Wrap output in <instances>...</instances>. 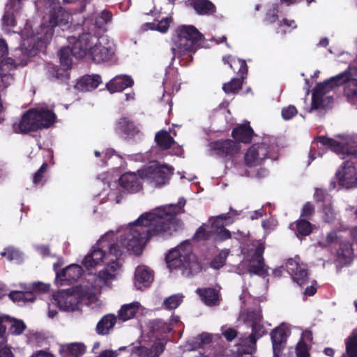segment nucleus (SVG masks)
<instances>
[{
    "instance_id": "1",
    "label": "nucleus",
    "mask_w": 357,
    "mask_h": 357,
    "mask_svg": "<svg viewBox=\"0 0 357 357\" xmlns=\"http://www.w3.org/2000/svg\"><path fill=\"white\" fill-rule=\"evenodd\" d=\"M176 213L159 209L142 214L133 223L135 228L121 238L123 245L128 250L139 255L146 242L154 236H169L181 225Z\"/></svg>"
},
{
    "instance_id": "2",
    "label": "nucleus",
    "mask_w": 357,
    "mask_h": 357,
    "mask_svg": "<svg viewBox=\"0 0 357 357\" xmlns=\"http://www.w3.org/2000/svg\"><path fill=\"white\" fill-rule=\"evenodd\" d=\"M175 33L174 47L171 49L172 61L178 56L181 61H183L182 65L187 66L192 62V54L201 47L200 42L203 38V35L193 25L178 26Z\"/></svg>"
},
{
    "instance_id": "3",
    "label": "nucleus",
    "mask_w": 357,
    "mask_h": 357,
    "mask_svg": "<svg viewBox=\"0 0 357 357\" xmlns=\"http://www.w3.org/2000/svg\"><path fill=\"white\" fill-rule=\"evenodd\" d=\"M262 310L260 307L248 309L243 315V321L250 326L251 333L243 334L238 337V343L242 347L241 354H254L257 349V342L267 334V331L263 324Z\"/></svg>"
},
{
    "instance_id": "4",
    "label": "nucleus",
    "mask_w": 357,
    "mask_h": 357,
    "mask_svg": "<svg viewBox=\"0 0 357 357\" xmlns=\"http://www.w3.org/2000/svg\"><path fill=\"white\" fill-rule=\"evenodd\" d=\"M165 260L169 268L181 270L183 275L186 277L196 275L202 269L197 257L192 252L190 244L187 242L169 251Z\"/></svg>"
},
{
    "instance_id": "5",
    "label": "nucleus",
    "mask_w": 357,
    "mask_h": 357,
    "mask_svg": "<svg viewBox=\"0 0 357 357\" xmlns=\"http://www.w3.org/2000/svg\"><path fill=\"white\" fill-rule=\"evenodd\" d=\"M56 119L54 112L48 109H30L23 114L18 123H13V129L15 133L27 134L50 128Z\"/></svg>"
},
{
    "instance_id": "6",
    "label": "nucleus",
    "mask_w": 357,
    "mask_h": 357,
    "mask_svg": "<svg viewBox=\"0 0 357 357\" xmlns=\"http://www.w3.org/2000/svg\"><path fill=\"white\" fill-rule=\"evenodd\" d=\"M45 4L47 11L43 17L40 26V33L43 36L37 38L47 41L52 38L56 26L68 24L71 15L61 6L58 0H46Z\"/></svg>"
},
{
    "instance_id": "7",
    "label": "nucleus",
    "mask_w": 357,
    "mask_h": 357,
    "mask_svg": "<svg viewBox=\"0 0 357 357\" xmlns=\"http://www.w3.org/2000/svg\"><path fill=\"white\" fill-rule=\"evenodd\" d=\"M174 169L167 165H150L138 170L142 179L146 180L155 187H160L168 183Z\"/></svg>"
},
{
    "instance_id": "8",
    "label": "nucleus",
    "mask_w": 357,
    "mask_h": 357,
    "mask_svg": "<svg viewBox=\"0 0 357 357\" xmlns=\"http://www.w3.org/2000/svg\"><path fill=\"white\" fill-rule=\"evenodd\" d=\"M115 53L116 45L112 41L107 37L96 36L89 56L95 63H100L113 61Z\"/></svg>"
},
{
    "instance_id": "9",
    "label": "nucleus",
    "mask_w": 357,
    "mask_h": 357,
    "mask_svg": "<svg viewBox=\"0 0 357 357\" xmlns=\"http://www.w3.org/2000/svg\"><path fill=\"white\" fill-rule=\"evenodd\" d=\"M314 142H319L335 153L342 155L343 158L345 156L357 158V142L351 138L348 139L345 143H340L332 138L318 136L314 139L313 143Z\"/></svg>"
},
{
    "instance_id": "10",
    "label": "nucleus",
    "mask_w": 357,
    "mask_h": 357,
    "mask_svg": "<svg viewBox=\"0 0 357 357\" xmlns=\"http://www.w3.org/2000/svg\"><path fill=\"white\" fill-rule=\"evenodd\" d=\"M84 295L76 288L60 290L54 294L53 298L59 307L64 311H74L82 302Z\"/></svg>"
},
{
    "instance_id": "11",
    "label": "nucleus",
    "mask_w": 357,
    "mask_h": 357,
    "mask_svg": "<svg viewBox=\"0 0 357 357\" xmlns=\"http://www.w3.org/2000/svg\"><path fill=\"white\" fill-rule=\"evenodd\" d=\"M68 42L72 45L74 57L76 59H83L86 55H89L91 49L94 44L96 36L90 32H84L77 37L69 36Z\"/></svg>"
},
{
    "instance_id": "12",
    "label": "nucleus",
    "mask_w": 357,
    "mask_h": 357,
    "mask_svg": "<svg viewBox=\"0 0 357 357\" xmlns=\"http://www.w3.org/2000/svg\"><path fill=\"white\" fill-rule=\"evenodd\" d=\"M273 147L264 142L252 144L244 155L245 164L249 167L261 165L266 158H271L270 152Z\"/></svg>"
},
{
    "instance_id": "13",
    "label": "nucleus",
    "mask_w": 357,
    "mask_h": 357,
    "mask_svg": "<svg viewBox=\"0 0 357 357\" xmlns=\"http://www.w3.org/2000/svg\"><path fill=\"white\" fill-rule=\"evenodd\" d=\"M210 149L218 157L230 160L240 151V145L234 140L218 139L209 144Z\"/></svg>"
},
{
    "instance_id": "14",
    "label": "nucleus",
    "mask_w": 357,
    "mask_h": 357,
    "mask_svg": "<svg viewBox=\"0 0 357 357\" xmlns=\"http://www.w3.org/2000/svg\"><path fill=\"white\" fill-rule=\"evenodd\" d=\"M335 176L339 185L346 188H351L357 183V172L354 162L346 160L341 165Z\"/></svg>"
},
{
    "instance_id": "15",
    "label": "nucleus",
    "mask_w": 357,
    "mask_h": 357,
    "mask_svg": "<svg viewBox=\"0 0 357 357\" xmlns=\"http://www.w3.org/2000/svg\"><path fill=\"white\" fill-rule=\"evenodd\" d=\"M264 246L259 244L251 257L250 264L248 266V271L250 274L259 275L265 278L268 275V267L266 266L263 257L264 252Z\"/></svg>"
},
{
    "instance_id": "16",
    "label": "nucleus",
    "mask_w": 357,
    "mask_h": 357,
    "mask_svg": "<svg viewBox=\"0 0 357 357\" xmlns=\"http://www.w3.org/2000/svg\"><path fill=\"white\" fill-rule=\"evenodd\" d=\"M289 334V328L285 324H280L271 332L273 351L275 356H278V353L282 351L285 348Z\"/></svg>"
},
{
    "instance_id": "17",
    "label": "nucleus",
    "mask_w": 357,
    "mask_h": 357,
    "mask_svg": "<svg viewBox=\"0 0 357 357\" xmlns=\"http://www.w3.org/2000/svg\"><path fill=\"white\" fill-rule=\"evenodd\" d=\"M286 270L293 280L299 286L305 284L309 280V271L303 264H299L293 259H289L285 264Z\"/></svg>"
},
{
    "instance_id": "18",
    "label": "nucleus",
    "mask_w": 357,
    "mask_h": 357,
    "mask_svg": "<svg viewBox=\"0 0 357 357\" xmlns=\"http://www.w3.org/2000/svg\"><path fill=\"white\" fill-rule=\"evenodd\" d=\"M116 132L126 139H132L140 132V130L131 119L122 116L116 122Z\"/></svg>"
},
{
    "instance_id": "19",
    "label": "nucleus",
    "mask_w": 357,
    "mask_h": 357,
    "mask_svg": "<svg viewBox=\"0 0 357 357\" xmlns=\"http://www.w3.org/2000/svg\"><path fill=\"white\" fill-rule=\"evenodd\" d=\"M350 75L351 73L349 71L346 70L342 72L323 82L317 84L314 91H316V93L324 96L335 87L342 85L348 80Z\"/></svg>"
},
{
    "instance_id": "20",
    "label": "nucleus",
    "mask_w": 357,
    "mask_h": 357,
    "mask_svg": "<svg viewBox=\"0 0 357 357\" xmlns=\"http://www.w3.org/2000/svg\"><path fill=\"white\" fill-rule=\"evenodd\" d=\"M119 185L129 193H136L142 188L139 175L127 172L119 178Z\"/></svg>"
},
{
    "instance_id": "21",
    "label": "nucleus",
    "mask_w": 357,
    "mask_h": 357,
    "mask_svg": "<svg viewBox=\"0 0 357 357\" xmlns=\"http://www.w3.org/2000/svg\"><path fill=\"white\" fill-rule=\"evenodd\" d=\"M254 135V130L250 126L249 121L237 125L231 131V136L236 142L244 144H250Z\"/></svg>"
},
{
    "instance_id": "22",
    "label": "nucleus",
    "mask_w": 357,
    "mask_h": 357,
    "mask_svg": "<svg viewBox=\"0 0 357 357\" xmlns=\"http://www.w3.org/2000/svg\"><path fill=\"white\" fill-rule=\"evenodd\" d=\"M134 84L132 78L126 75H116L106 84L107 89L111 93L121 92Z\"/></svg>"
},
{
    "instance_id": "23",
    "label": "nucleus",
    "mask_w": 357,
    "mask_h": 357,
    "mask_svg": "<svg viewBox=\"0 0 357 357\" xmlns=\"http://www.w3.org/2000/svg\"><path fill=\"white\" fill-rule=\"evenodd\" d=\"M82 267L75 264H73L62 269L61 271H56V278L61 281H66L73 283L79 280L82 275Z\"/></svg>"
},
{
    "instance_id": "24",
    "label": "nucleus",
    "mask_w": 357,
    "mask_h": 357,
    "mask_svg": "<svg viewBox=\"0 0 357 357\" xmlns=\"http://www.w3.org/2000/svg\"><path fill=\"white\" fill-rule=\"evenodd\" d=\"M45 75L47 78L53 82L61 83L70 78L68 70L63 66L54 64H48L46 68Z\"/></svg>"
},
{
    "instance_id": "25",
    "label": "nucleus",
    "mask_w": 357,
    "mask_h": 357,
    "mask_svg": "<svg viewBox=\"0 0 357 357\" xmlns=\"http://www.w3.org/2000/svg\"><path fill=\"white\" fill-rule=\"evenodd\" d=\"M224 63H227L230 68L236 73L241 79H245L248 72V66L243 59H237L231 55L222 57Z\"/></svg>"
},
{
    "instance_id": "26",
    "label": "nucleus",
    "mask_w": 357,
    "mask_h": 357,
    "mask_svg": "<svg viewBox=\"0 0 357 357\" xmlns=\"http://www.w3.org/2000/svg\"><path fill=\"white\" fill-rule=\"evenodd\" d=\"M188 5L199 15H212L216 13V6L210 0H188Z\"/></svg>"
},
{
    "instance_id": "27",
    "label": "nucleus",
    "mask_w": 357,
    "mask_h": 357,
    "mask_svg": "<svg viewBox=\"0 0 357 357\" xmlns=\"http://www.w3.org/2000/svg\"><path fill=\"white\" fill-rule=\"evenodd\" d=\"M117 321V317L114 314L104 315L97 323L96 333L100 335H108L113 330Z\"/></svg>"
},
{
    "instance_id": "28",
    "label": "nucleus",
    "mask_w": 357,
    "mask_h": 357,
    "mask_svg": "<svg viewBox=\"0 0 357 357\" xmlns=\"http://www.w3.org/2000/svg\"><path fill=\"white\" fill-rule=\"evenodd\" d=\"M101 82L102 79L99 75H85L78 80L77 87L82 91H90L96 89Z\"/></svg>"
},
{
    "instance_id": "29",
    "label": "nucleus",
    "mask_w": 357,
    "mask_h": 357,
    "mask_svg": "<svg viewBox=\"0 0 357 357\" xmlns=\"http://www.w3.org/2000/svg\"><path fill=\"white\" fill-rule=\"evenodd\" d=\"M107 257L105 252L99 248H94L83 259L82 264L86 268H94Z\"/></svg>"
},
{
    "instance_id": "30",
    "label": "nucleus",
    "mask_w": 357,
    "mask_h": 357,
    "mask_svg": "<svg viewBox=\"0 0 357 357\" xmlns=\"http://www.w3.org/2000/svg\"><path fill=\"white\" fill-rule=\"evenodd\" d=\"M196 293L208 306H215L219 304V291L214 288H198Z\"/></svg>"
},
{
    "instance_id": "31",
    "label": "nucleus",
    "mask_w": 357,
    "mask_h": 357,
    "mask_svg": "<svg viewBox=\"0 0 357 357\" xmlns=\"http://www.w3.org/2000/svg\"><path fill=\"white\" fill-rule=\"evenodd\" d=\"M139 306L138 302L123 305L118 312V318L122 321L132 319L139 311Z\"/></svg>"
},
{
    "instance_id": "32",
    "label": "nucleus",
    "mask_w": 357,
    "mask_h": 357,
    "mask_svg": "<svg viewBox=\"0 0 357 357\" xmlns=\"http://www.w3.org/2000/svg\"><path fill=\"white\" fill-rule=\"evenodd\" d=\"M354 251L349 243H341L337 250V259L340 263L347 265L353 260Z\"/></svg>"
},
{
    "instance_id": "33",
    "label": "nucleus",
    "mask_w": 357,
    "mask_h": 357,
    "mask_svg": "<svg viewBox=\"0 0 357 357\" xmlns=\"http://www.w3.org/2000/svg\"><path fill=\"white\" fill-rule=\"evenodd\" d=\"M58 56L61 66L68 70H70L73 64V56H74L73 48L70 46L61 47L58 52Z\"/></svg>"
},
{
    "instance_id": "34",
    "label": "nucleus",
    "mask_w": 357,
    "mask_h": 357,
    "mask_svg": "<svg viewBox=\"0 0 357 357\" xmlns=\"http://www.w3.org/2000/svg\"><path fill=\"white\" fill-rule=\"evenodd\" d=\"M136 284H144V287L149 285L153 280V273L146 267L139 266L135 273Z\"/></svg>"
},
{
    "instance_id": "35",
    "label": "nucleus",
    "mask_w": 357,
    "mask_h": 357,
    "mask_svg": "<svg viewBox=\"0 0 357 357\" xmlns=\"http://www.w3.org/2000/svg\"><path fill=\"white\" fill-rule=\"evenodd\" d=\"M155 140L158 146L162 150H167L175 142L173 137L166 130L158 132L155 137Z\"/></svg>"
},
{
    "instance_id": "36",
    "label": "nucleus",
    "mask_w": 357,
    "mask_h": 357,
    "mask_svg": "<svg viewBox=\"0 0 357 357\" xmlns=\"http://www.w3.org/2000/svg\"><path fill=\"white\" fill-rule=\"evenodd\" d=\"M151 328L153 334L158 336L169 333L172 331L173 326L171 324H168L162 319H156L151 323Z\"/></svg>"
},
{
    "instance_id": "37",
    "label": "nucleus",
    "mask_w": 357,
    "mask_h": 357,
    "mask_svg": "<svg viewBox=\"0 0 357 357\" xmlns=\"http://www.w3.org/2000/svg\"><path fill=\"white\" fill-rule=\"evenodd\" d=\"M20 51L27 57L36 56L38 52V45L36 44V39L30 38L24 40L20 46Z\"/></svg>"
},
{
    "instance_id": "38",
    "label": "nucleus",
    "mask_w": 357,
    "mask_h": 357,
    "mask_svg": "<svg viewBox=\"0 0 357 357\" xmlns=\"http://www.w3.org/2000/svg\"><path fill=\"white\" fill-rule=\"evenodd\" d=\"M296 234L298 237L307 236L312 231V225L308 220L300 218L295 222Z\"/></svg>"
},
{
    "instance_id": "39",
    "label": "nucleus",
    "mask_w": 357,
    "mask_h": 357,
    "mask_svg": "<svg viewBox=\"0 0 357 357\" xmlns=\"http://www.w3.org/2000/svg\"><path fill=\"white\" fill-rule=\"evenodd\" d=\"M345 346L348 357H357V328L347 338Z\"/></svg>"
},
{
    "instance_id": "40",
    "label": "nucleus",
    "mask_w": 357,
    "mask_h": 357,
    "mask_svg": "<svg viewBox=\"0 0 357 357\" xmlns=\"http://www.w3.org/2000/svg\"><path fill=\"white\" fill-rule=\"evenodd\" d=\"M112 13L107 9L103 10L98 13L94 20L95 26L104 31L106 30L105 26L112 20Z\"/></svg>"
},
{
    "instance_id": "41",
    "label": "nucleus",
    "mask_w": 357,
    "mask_h": 357,
    "mask_svg": "<svg viewBox=\"0 0 357 357\" xmlns=\"http://www.w3.org/2000/svg\"><path fill=\"white\" fill-rule=\"evenodd\" d=\"M9 320L7 323L9 333L14 335H21L26 328V325L22 320L17 319L8 316Z\"/></svg>"
},
{
    "instance_id": "42",
    "label": "nucleus",
    "mask_w": 357,
    "mask_h": 357,
    "mask_svg": "<svg viewBox=\"0 0 357 357\" xmlns=\"http://www.w3.org/2000/svg\"><path fill=\"white\" fill-rule=\"evenodd\" d=\"M183 297L182 294H173L164 300L162 306L168 310H175L183 303Z\"/></svg>"
},
{
    "instance_id": "43",
    "label": "nucleus",
    "mask_w": 357,
    "mask_h": 357,
    "mask_svg": "<svg viewBox=\"0 0 357 357\" xmlns=\"http://www.w3.org/2000/svg\"><path fill=\"white\" fill-rule=\"evenodd\" d=\"M351 75L349 77L348 80L343 84H345L344 89V94L349 100L357 98V79H351Z\"/></svg>"
},
{
    "instance_id": "44",
    "label": "nucleus",
    "mask_w": 357,
    "mask_h": 357,
    "mask_svg": "<svg viewBox=\"0 0 357 357\" xmlns=\"http://www.w3.org/2000/svg\"><path fill=\"white\" fill-rule=\"evenodd\" d=\"M244 79L241 77H235L229 82L225 83L222 89L225 93H236L241 89Z\"/></svg>"
},
{
    "instance_id": "45",
    "label": "nucleus",
    "mask_w": 357,
    "mask_h": 357,
    "mask_svg": "<svg viewBox=\"0 0 357 357\" xmlns=\"http://www.w3.org/2000/svg\"><path fill=\"white\" fill-rule=\"evenodd\" d=\"M86 350V347L82 343H71L66 347V351L74 357H80Z\"/></svg>"
},
{
    "instance_id": "46",
    "label": "nucleus",
    "mask_w": 357,
    "mask_h": 357,
    "mask_svg": "<svg viewBox=\"0 0 357 357\" xmlns=\"http://www.w3.org/2000/svg\"><path fill=\"white\" fill-rule=\"evenodd\" d=\"M323 218L325 222L330 223L335 220L336 213L333 207L331 201L323 205Z\"/></svg>"
},
{
    "instance_id": "47",
    "label": "nucleus",
    "mask_w": 357,
    "mask_h": 357,
    "mask_svg": "<svg viewBox=\"0 0 357 357\" xmlns=\"http://www.w3.org/2000/svg\"><path fill=\"white\" fill-rule=\"evenodd\" d=\"M311 346L303 341H298L295 347L296 357H310V350Z\"/></svg>"
},
{
    "instance_id": "48",
    "label": "nucleus",
    "mask_w": 357,
    "mask_h": 357,
    "mask_svg": "<svg viewBox=\"0 0 357 357\" xmlns=\"http://www.w3.org/2000/svg\"><path fill=\"white\" fill-rule=\"evenodd\" d=\"M212 342V335L207 333H202L195 337L194 349L202 348Z\"/></svg>"
},
{
    "instance_id": "49",
    "label": "nucleus",
    "mask_w": 357,
    "mask_h": 357,
    "mask_svg": "<svg viewBox=\"0 0 357 357\" xmlns=\"http://www.w3.org/2000/svg\"><path fill=\"white\" fill-rule=\"evenodd\" d=\"M208 227V226L206 224L201 225L196 230L192 238L196 241L207 240L212 234L211 231H207L206 228Z\"/></svg>"
},
{
    "instance_id": "50",
    "label": "nucleus",
    "mask_w": 357,
    "mask_h": 357,
    "mask_svg": "<svg viewBox=\"0 0 357 357\" xmlns=\"http://www.w3.org/2000/svg\"><path fill=\"white\" fill-rule=\"evenodd\" d=\"M48 167V165L47 162H44L39 169L33 174V183L36 185L44 184L43 178L45 176V173L47 171Z\"/></svg>"
},
{
    "instance_id": "51",
    "label": "nucleus",
    "mask_w": 357,
    "mask_h": 357,
    "mask_svg": "<svg viewBox=\"0 0 357 357\" xmlns=\"http://www.w3.org/2000/svg\"><path fill=\"white\" fill-rule=\"evenodd\" d=\"M167 340L165 338H159L151 346V349L154 357H159L165 349Z\"/></svg>"
},
{
    "instance_id": "52",
    "label": "nucleus",
    "mask_w": 357,
    "mask_h": 357,
    "mask_svg": "<svg viewBox=\"0 0 357 357\" xmlns=\"http://www.w3.org/2000/svg\"><path fill=\"white\" fill-rule=\"evenodd\" d=\"M314 200L317 202H321L324 204L331 201V197L326 190L317 188L314 195Z\"/></svg>"
},
{
    "instance_id": "53",
    "label": "nucleus",
    "mask_w": 357,
    "mask_h": 357,
    "mask_svg": "<svg viewBox=\"0 0 357 357\" xmlns=\"http://www.w3.org/2000/svg\"><path fill=\"white\" fill-rule=\"evenodd\" d=\"M8 320V315L3 314L0 316V347L6 341L5 335Z\"/></svg>"
},
{
    "instance_id": "54",
    "label": "nucleus",
    "mask_w": 357,
    "mask_h": 357,
    "mask_svg": "<svg viewBox=\"0 0 357 357\" xmlns=\"http://www.w3.org/2000/svg\"><path fill=\"white\" fill-rule=\"evenodd\" d=\"M314 213V205L310 202H306L302 208L301 218L305 220H310Z\"/></svg>"
},
{
    "instance_id": "55",
    "label": "nucleus",
    "mask_w": 357,
    "mask_h": 357,
    "mask_svg": "<svg viewBox=\"0 0 357 357\" xmlns=\"http://www.w3.org/2000/svg\"><path fill=\"white\" fill-rule=\"evenodd\" d=\"M170 20L168 17L163 18L156 24L155 29L161 33H165L169 27ZM151 29H153L155 24L153 23L149 24Z\"/></svg>"
},
{
    "instance_id": "56",
    "label": "nucleus",
    "mask_w": 357,
    "mask_h": 357,
    "mask_svg": "<svg viewBox=\"0 0 357 357\" xmlns=\"http://www.w3.org/2000/svg\"><path fill=\"white\" fill-rule=\"evenodd\" d=\"M16 11L6 8V11L3 15V23L8 26H15L16 24L14 13Z\"/></svg>"
},
{
    "instance_id": "57",
    "label": "nucleus",
    "mask_w": 357,
    "mask_h": 357,
    "mask_svg": "<svg viewBox=\"0 0 357 357\" xmlns=\"http://www.w3.org/2000/svg\"><path fill=\"white\" fill-rule=\"evenodd\" d=\"M338 241V236L335 231H331L326 235V243L319 242V245L321 248H326L329 245L337 243Z\"/></svg>"
},
{
    "instance_id": "58",
    "label": "nucleus",
    "mask_w": 357,
    "mask_h": 357,
    "mask_svg": "<svg viewBox=\"0 0 357 357\" xmlns=\"http://www.w3.org/2000/svg\"><path fill=\"white\" fill-rule=\"evenodd\" d=\"M297 113L296 107L291 105L282 109V116L286 121L291 119Z\"/></svg>"
},
{
    "instance_id": "59",
    "label": "nucleus",
    "mask_w": 357,
    "mask_h": 357,
    "mask_svg": "<svg viewBox=\"0 0 357 357\" xmlns=\"http://www.w3.org/2000/svg\"><path fill=\"white\" fill-rule=\"evenodd\" d=\"M323 97L324 96L313 91L311 103L312 109H317L323 107Z\"/></svg>"
},
{
    "instance_id": "60",
    "label": "nucleus",
    "mask_w": 357,
    "mask_h": 357,
    "mask_svg": "<svg viewBox=\"0 0 357 357\" xmlns=\"http://www.w3.org/2000/svg\"><path fill=\"white\" fill-rule=\"evenodd\" d=\"M226 263V257L221 254L215 256L211 261L210 266L213 269H220L223 267Z\"/></svg>"
},
{
    "instance_id": "61",
    "label": "nucleus",
    "mask_w": 357,
    "mask_h": 357,
    "mask_svg": "<svg viewBox=\"0 0 357 357\" xmlns=\"http://www.w3.org/2000/svg\"><path fill=\"white\" fill-rule=\"evenodd\" d=\"M132 353L137 354L139 357H154L151 348L146 347H135L132 348Z\"/></svg>"
},
{
    "instance_id": "62",
    "label": "nucleus",
    "mask_w": 357,
    "mask_h": 357,
    "mask_svg": "<svg viewBox=\"0 0 357 357\" xmlns=\"http://www.w3.org/2000/svg\"><path fill=\"white\" fill-rule=\"evenodd\" d=\"M109 248V252L107 254V257L112 256L118 259L122 255V250L121 246L117 243H112L110 245H107Z\"/></svg>"
},
{
    "instance_id": "63",
    "label": "nucleus",
    "mask_w": 357,
    "mask_h": 357,
    "mask_svg": "<svg viewBox=\"0 0 357 357\" xmlns=\"http://www.w3.org/2000/svg\"><path fill=\"white\" fill-rule=\"evenodd\" d=\"M1 255L6 257L9 261L18 259L20 257V253L19 251L13 248L5 249L3 252H1Z\"/></svg>"
},
{
    "instance_id": "64",
    "label": "nucleus",
    "mask_w": 357,
    "mask_h": 357,
    "mask_svg": "<svg viewBox=\"0 0 357 357\" xmlns=\"http://www.w3.org/2000/svg\"><path fill=\"white\" fill-rule=\"evenodd\" d=\"M24 0H9L6 5V8L15 11H20L22 7Z\"/></svg>"
}]
</instances>
